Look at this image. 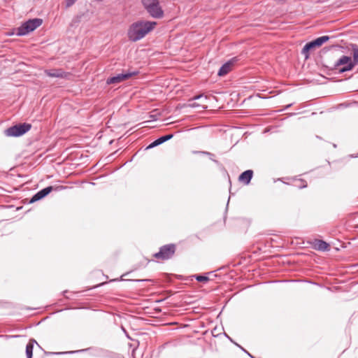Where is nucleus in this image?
Returning <instances> with one entry per match:
<instances>
[{
  "instance_id": "0eeeda50",
  "label": "nucleus",
  "mask_w": 358,
  "mask_h": 358,
  "mask_svg": "<svg viewBox=\"0 0 358 358\" xmlns=\"http://www.w3.org/2000/svg\"><path fill=\"white\" fill-rule=\"evenodd\" d=\"M352 59L350 57V64L348 66L341 67L339 73L350 71L358 64V46L355 44L352 45Z\"/></svg>"
},
{
  "instance_id": "f03ea898",
  "label": "nucleus",
  "mask_w": 358,
  "mask_h": 358,
  "mask_svg": "<svg viewBox=\"0 0 358 358\" xmlns=\"http://www.w3.org/2000/svg\"><path fill=\"white\" fill-rule=\"evenodd\" d=\"M43 21L39 18H34L24 22L16 29L15 34L17 36H24L34 31L40 27Z\"/></svg>"
},
{
  "instance_id": "9d476101",
  "label": "nucleus",
  "mask_w": 358,
  "mask_h": 358,
  "mask_svg": "<svg viewBox=\"0 0 358 358\" xmlns=\"http://www.w3.org/2000/svg\"><path fill=\"white\" fill-rule=\"evenodd\" d=\"M45 73L51 78H66L68 75L67 73L64 71L62 69H46L45 70Z\"/></svg>"
},
{
  "instance_id": "20e7f679",
  "label": "nucleus",
  "mask_w": 358,
  "mask_h": 358,
  "mask_svg": "<svg viewBox=\"0 0 358 358\" xmlns=\"http://www.w3.org/2000/svg\"><path fill=\"white\" fill-rule=\"evenodd\" d=\"M31 126L27 123L16 124L10 127L5 131L7 136H20L29 131Z\"/></svg>"
},
{
  "instance_id": "f3484780",
  "label": "nucleus",
  "mask_w": 358,
  "mask_h": 358,
  "mask_svg": "<svg viewBox=\"0 0 358 358\" xmlns=\"http://www.w3.org/2000/svg\"><path fill=\"white\" fill-rule=\"evenodd\" d=\"M172 138H173V134H169V135H166V136H162V137L157 138V141L160 145V144L166 142V141L170 140Z\"/></svg>"
},
{
  "instance_id": "6e6552de",
  "label": "nucleus",
  "mask_w": 358,
  "mask_h": 358,
  "mask_svg": "<svg viewBox=\"0 0 358 358\" xmlns=\"http://www.w3.org/2000/svg\"><path fill=\"white\" fill-rule=\"evenodd\" d=\"M138 71H127L119 73L115 76H113L107 80L108 84H116L120 83L124 80H128L134 76L137 75Z\"/></svg>"
},
{
  "instance_id": "4468645a",
  "label": "nucleus",
  "mask_w": 358,
  "mask_h": 358,
  "mask_svg": "<svg viewBox=\"0 0 358 358\" xmlns=\"http://www.w3.org/2000/svg\"><path fill=\"white\" fill-rule=\"evenodd\" d=\"M232 65V62H229L223 64L218 71V75L220 76H222L228 73L231 71V66Z\"/></svg>"
},
{
  "instance_id": "dca6fc26",
  "label": "nucleus",
  "mask_w": 358,
  "mask_h": 358,
  "mask_svg": "<svg viewBox=\"0 0 358 358\" xmlns=\"http://www.w3.org/2000/svg\"><path fill=\"white\" fill-rule=\"evenodd\" d=\"M316 246H317L318 250H322V251L327 250L329 249V244L327 243L324 241H319L317 243Z\"/></svg>"
},
{
  "instance_id": "f257e3e1",
  "label": "nucleus",
  "mask_w": 358,
  "mask_h": 358,
  "mask_svg": "<svg viewBox=\"0 0 358 358\" xmlns=\"http://www.w3.org/2000/svg\"><path fill=\"white\" fill-rule=\"evenodd\" d=\"M157 23L150 21H138L133 23L129 28L127 35L131 41H137L143 38L155 27Z\"/></svg>"
},
{
  "instance_id": "a211bd4d",
  "label": "nucleus",
  "mask_w": 358,
  "mask_h": 358,
  "mask_svg": "<svg viewBox=\"0 0 358 358\" xmlns=\"http://www.w3.org/2000/svg\"><path fill=\"white\" fill-rule=\"evenodd\" d=\"M297 184L295 185V186L298 187L299 188H304L307 187V182L303 180H299L296 181Z\"/></svg>"
},
{
  "instance_id": "412c9836",
  "label": "nucleus",
  "mask_w": 358,
  "mask_h": 358,
  "mask_svg": "<svg viewBox=\"0 0 358 358\" xmlns=\"http://www.w3.org/2000/svg\"><path fill=\"white\" fill-rule=\"evenodd\" d=\"M357 72H358V69H357Z\"/></svg>"
},
{
  "instance_id": "9b49d317",
  "label": "nucleus",
  "mask_w": 358,
  "mask_h": 358,
  "mask_svg": "<svg viewBox=\"0 0 358 358\" xmlns=\"http://www.w3.org/2000/svg\"><path fill=\"white\" fill-rule=\"evenodd\" d=\"M52 190V187L51 186L47 187L39 192H38L36 194L33 196V197L31 199L30 202L34 203L35 201H37L45 196H47L49 193L51 192Z\"/></svg>"
},
{
  "instance_id": "7ed1b4c3",
  "label": "nucleus",
  "mask_w": 358,
  "mask_h": 358,
  "mask_svg": "<svg viewBox=\"0 0 358 358\" xmlns=\"http://www.w3.org/2000/svg\"><path fill=\"white\" fill-rule=\"evenodd\" d=\"M143 3L151 16L159 18L163 15V11L159 6L158 0H143Z\"/></svg>"
},
{
  "instance_id": "39448f33",
  "label": "nucleus",
  "mask_w": 358,
  "mask_h": 358,
  "mask_svg": "<svg viewBox=\"0 0 358 358\" xmlns=\"http://www.w3.org/2000/svg\"><path fill=\"white\" fill-rule=\"evenodd\" d=\"M176 246L173 244H169L162 246L159 251L155 254L154 257L157 259L166 260L170 259L175 253Z\"/></svg>"
},
{
  "instance_id": "423d86ee",
  "label": "nucleus",
  "mask_w": 358,
  "mask_h": 358,
  "mask_svg": "<svg viewBox=\"0 0 358 358\" xmlns=\"http://www.w3.org/2000/svg\"><path fill=\"white\" fill-rule=\"evenodd\" d=\"M329 40V36H320L308 43H306L302 50L303 54H307L311 49L315 47H320L327 41Z\"/></svg>"
},
{
  "instance_id": "2eb2a0df",
  "label": "nucleus",
  "mask_w": 358,
  "mask_h": 358,
  "mask_svg": "<svg viewBox=\"0 0 358 358\" xmlns=\"http://www.w3.org/2000/svg\"><path fill=\"white\" fill-rule=\"evenodd\" d=\"M36 343L34 340H30L26 346V355L27 358H32L34 344Z\"/></svg>"
},
{
  "instance_id": "1a4fd4ad",
  "label": "nucleus",
  "mask_w": 358,
  "mask_h": 358,
  "mask_svg": "<svg viewBox=\"0 0 358 358\" xmlns=\"http://www.w3.org/2000/svg\"><path fill=\"white\" fill-rule=\"evenodd\" d=\"M208 99L207 96L200 94L194 97L193 100L189 101V106L192 108L201 107L202 108H206L207 105L206 104Z\"/></svg>"
},
{
  "instance_id": "f8f14e48",
  "label": "nucleus",
  "mask_w": 358,
  "mask_h": 358,
  "mask_svg": "<svg viewBox=\"0 0 358 358\" xmlns=\"http://www.w3.org/2000/svg\"><path fill=\"white\" fill-rule=\"evenodd\" d=\"M349 64H350V57L343 55L335 62L334 69L339 71L341 69L339 66H342V67H343L345 66H348Z\"/></svg>"
},
{
  "instance_id": "aec40b11",
  "label": "nucleus",
  "mask_w": 358,
  "mask_h": 358,
  "mask_svg": "<svg viewBox=\"0 0 358 358\" xmlns=\"http://www.w3.org/2000/svg\"><path fill=\"white\" fill-rule=\"evenodd\" d=\"M159 145V142H158V141H157V140H155V141H153V142H152V143H151V144L148 147V148H154V147L157 146V145Z\"/></svg>"
},
{
  "instance_id": "6ab92c4d",
  "label": "nucleus",
  "mask_w": 358,
  "mask_h": 358,
  "mask_svg": "<svg viewBox=\"0 0 358 358\" xmlns=\"http://www.w3.org/2000/svg\"><path fill=\"white\" fill-rule=\"evenodd\" d=\"M196 279L199 282H207L208 280V278L203 275H197Z\"/></svg>"
},
{
  "instance_id": "ddd939ff",
  "label": "nucleus",
  "mask_w": 358,
  "mask_h": 358,
  "mask_svg": "<svg viewBox=\"0 0 358 358\" xmlns=\"http://www.w3.org/2000/svg\"><path fill=\"white\" fill-rule=\"evenodd\" d=\"M252 176L253 171L252 170H247L239 176L238 180L245 185H248L252 178Z\"/></svg>"
}]
</instances>
